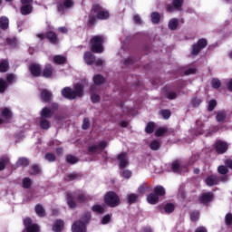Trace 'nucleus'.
<instances>
[{
	"label": "nucleus",
	"mask_w": 232,
	"mask_h": 232,
	"mask_svg": "<svg viewBox=\"0 0 232 232\" xmlns=\"http://www.w3.org/2000/svg\"><path fill=\"white\" fill-rule=\"evenodd\" d=\"M83 88L84 84L82 83H77L74 86V90H72L69 87H65L62 90V95L65 97V99H77V97H82Z\"/></svg>",
	"instance_id": "nucleus-1"
},
{
	"label": "nucleus",
	"mask_w": 232,
	"mask_h": 232,
	"mask_svg": "<svg viewBox=\"0 0 232 232\" xmlns=\"http://www.w3.org/2000/svg\"><path fill=\"white\" fill-rule=\"evenodd\" d=\"M92 218V215L87 212L83 215L82 219L76 223H74L72 227V232H86V224L90 222V218Z\"/></svg>",
	"instance_id": "nucleus-2"
},
{
	"label": "nucleus",
	"mask_w": 232,
	"mask_h": 232,
	"mask_svg": "<svg viewBox=\"0 0 232 232\" xmlns=\"http://www.w3.org/2000/svg\"><path fill=\"white\" fill-rule=\"evenodd\" d=\"M102 43H104V36H102V35L93 36L90 41V44L92 46V52H93L94 53H102V52H104V48L102 47Z\"/></svg>",
	"instance_id": "nucleus-3"
},
{
	"label": "nucleus",
	"mask_w": 232,
	"mask_h": 232,
	"mask_svg": "<svg viewBox=\"0 0 232 232\" xmlns=\"http://www.w3.org/2000/svg\"><path fill=\"white\" fill-rule=\"evenodd\" d=\"M104 202L109 208H117L121 204V198L115 192L110 191L105 195Z\"/></svg>",
	"instance_id": "nucleus-4"
},
{
	"label": "nucleus",
	"mask_w": 232,
	"mask_h": 232,
	"mask_svg": "<svg viewBox=\"0 0 232 232\" xmlns=\"http://www.w3.org/2000/svg\"><path fill=\"white\" fill-rule=\"evenodd\" d=\"M92 12L96 14L97 19L104 20L110 17V13L100 5H94L92 6Z\"/></svg>",
	"instance_id": "nucleus-5"
},
{
	"label": "nucleus",
	"mask_w": 232,
	"mask_h": 232,
	"mask_svg": "<svg viewBox=\"0 0 232 232\" xmlns=\"http://www.w3.org/2000/svg\"><path fill=\"white\" fill-rule=\"evenodd\" d=\"M24 225L26 232H39V225L33 224L32 219L29 218L24 219Z\"/></svg>",
	"instance_id": "nucleus-6"
},
{
	"label": "nucleus",
	"mask_w": 232,
	"mask_h": 232,
	"mask_svg": "<svg viewBox=\"0 0 232 232\" xmlns=\"http://www.w3.org/2000/svg\"><path fill=\"white\" fill-rule=\"evenodd\" d=\"M215 148L218 153L219 154L226 153L227 151V143H226V141L218 140L216 142Z\"/></svg>",
	"instance_id": "nucleus-7"
},
{
	"label": "nucleus",
	"mask_w": 232,
	"mask_h": 232,
	"mask_svg": "<svg viewBox=\"0 0 232 232\" xmlns=\"http://www.w3.org/2000/svg\"><path fill=\"white\" fill-rule=\"evenodd\" d=\"M29 70L31 75H33L34 77H39L41 75V66H39L38 64H31L29 66Z\"/></svg>",
	"instance_id": "nucleus-8"
},
{
	"label": "nucleus",
	"mask_w": 232,
	"mask_h": 232,
	"mask_svg": "<svg viewBox=\"0 0 232 232\" xmlns=\"http://www.w3.org/2000/svg\"><path fill=\"white\" fill-rule=\"evenodd\" d=\"M83 60L86 63V64L92 65L93 63H95V55L90 52H86L83 54Z\"/></svg>",
	"instance_id": "nucleus-9"
},
{
	"label": "nucleus",
	"mask_w": 232,
	"mask_h": 232,
	"mask_svg": "<svg viewBox=\"0 0 232 232\" xmlns=\"http://www.w3.org/2000/svg\"><path fill=\"white\" fill-rule=\"evenodd\" d=\"M118 160L120 161V168L123 169L128 166V158L126 157V153L118 155Z\"/></svg>",
	"instance_id": "nucleus-10"
},
{
	"label": "nucleus",
	"mask_w": 232,
	"mask_h": 232,
	"mask_svg": "<svg viewBox=\"0 0 232 232\" xmlns=\"http://www.w3.org/2000/svg\"><path fill=\"white\" fill-rule=\"evenodd\" d=\"M184 166L182 165V162L176 160L172 163V171L174 173H182V169Z\"/></svg>",
	"instance_id": "nucleus-11"
},
{
	"label": "nucleus",
	"mask_w": 232,
	"mask_h": 232,
	"mask_svg": "<svg viewBox=\"0 0 232 232\" xmlns=\"http://www.w3.org/2000/svg\"><path fill=\"white\" fill-rule=\"evenodd\" d=\"M211 200H213V193L211 192L205 193L200 197V202H202V204H208V202H211Z\"/></svg>",
	"instance_id": "nucleus-12"
},
{
	"label": "nucleus",
	"mask_w": 232,
	"mask_h": 232,
	"mask_svg": "<svg viewBox=\"0 0 232 232\" xmlns=\"http://www.w3.org/2000/svg\"><path fill=\"white\" fill-rule=\"evenodd\" d=\"M71 6H73V1L72 0H64L63 2V5H58L59 12H63L64 8H71Z\"/></svg>",
	"instance_id": "nucleus-13"
},
{
	"label": "nucleus",
	"mask_w": 232,
	"mask_h": 232,
	"mask_svg": "<svg viewBox=\"0 0 232 232\" xmlns=\"http://www.w3.org/2000/svg\"><path fill=\"white\" fill-rule=\"evenodd\" d=\"M33 7L31 5H24L21 9V14L22 15H28L29 14H32Z\"/></svg>",
	"instance_id": "nucleus-14"
},
{
	"label": "nucleus",
	"mask_w": 232,
	"mask_h": 232,
	"mask_svg": "<svg viewBox=\"0 0 232 232\" xmlns=\"http://www.w3.org/2000/svg\"><path fill=\"white\" fill-rule=\"evenodd\" d=\"M9 24H10V20H8V18H6V16H3L0 18V28L2 30H7Z\"/></svg>",
	"instance_id": "nucleus-15"
},
{
	"label": "nucleus",
	"mask_w": 232,
	"mask_h": 232,
	"mask_svg": "<svg viewBox=\"0 0 232 232\" xmlns=\"http://www.w3.org/2000/svg\"><path fill=\"white\" fill-rule=\"evenodd\" d=\"M47 39H49L50 43L52 44H57L59 43V39L57 38V34L53 32H49L47 34Z\"/></svg>",
	"instance_id": "nucleus-16"
},
{
	"label": "nucleus",
	"mask_w": 232,
	"mask_h": 232,
	"mask_svg": "<svg viewBox=\"0 0 232 232\" xmlns=\"http://www.w3.org/2000/svg\"><path fill=\"white\" fill-rule=\"evenodd\" d=\"M53 115V111L49 108H44L41 112L43 119H50Z\"/></svg>",
	"instance_id": "nucleus-17"
},
{
	"label": "nucleus",
	"mask_w": 232,
	"mask_h": 232,
	"mask_svg": "<svg viewBox=\"0 0 232 232\" xmlns=\"http://www.w3.org/2000/svg\"><path fill=\"white\" fill-rule=\"evenodd\" d=\"M154 193L158 197H164L166 195V189L162 186H157L154 188Z\"/></svg>",
	"instance_id": "nucleus-18"
},
{
	"label": "nucleus",
	"mask_w": 232,
	"mask_h": 232,
	"mask_svg": "<svg viewBox=\"0 0 232 232\" xmlns=\"http://www.w3.org/2000/svg\"><path fill=\"white\" fill-rule=\"evenodd\" d=\"M63 227H64V221L57 220L53 227V231L59 232L63 229Z\"/></svg>",
	"instance_id": "nucleus-19"
},
{
	"label": "nucleus",
	"mask_w": 232,
	"mask_h": 232,
	"mask_svg": "<svg viewBox=\"0 0 232 232\" xmlns=\"http://www.w3.org/2000/svg\"><path fill=\"white\" fill-rule=\"evenodd\" d=\"M218 182V179H217V176H208L206 179L207 186H215Z\"/></svg>",
	"instance_id": "nucleus-20"
},
{
	"label": "nucleus",
	"mask_w": 232,
	"mask_h": 232,
	"mask_svg": "<svg viewBox=\"0 0 232 232\" xmlns=\"http://www.w3.org/2000/svg\"><path fill=\"white\" fill-rule=\"evenodd\" d=\"M1 115L2 117H5V119H6V121L12 119V111H10V109L8 108H4L1 110Z\"/></svg>",
	"instance_id": "nucleus-21"
},
{
	"label": "nucleus",
	"mask_w": 232,
	"mask_h": 232,
	"mask_svg": "<svg viewBox=\"0 0 232 232\" xmlns=\"http://www.w3.org/2000/svg\"><path fill=\"white\" fill-rule=\"evenodd\" d=\"M147 200L149 204H157L159 202V197L157 194L151 193L147 197Z\"/></svg>",
	"instance_id": "nucleus-22"
},
{
	"label": "nucleus",
	"mask_w": 232,
	"mask_h": 232,
	"mask_svg": "<svg viewBox=\"0 0 232 232\" xmlns=\"http://www.w3.org/2000/svg\"><path fill=\"white\" fill-rule=\"evenodd\" d=\"M35 213L38 217H46V212L44 211V208L41 205H36Z\"/></svg>",
	"instance_id": "nucleus-23"
},
{
	"label": "nucleus",
	"mask_w": 232,
	"mask_h": 232,
	"mask_svg": "<svg viewBox=\"0 0 232 232\" xmlns=\"http://www.w3.org/2000/svg\"><path fill=\"white\" fill-rule=\"evenodd\" d=\"M226 117H227V115L226 114V111H219L217 113L216 119L218 122H223V121H226Z\"/></svg>",
	"instance_id": "nucleus-24"
},
{
	"label": "nucleus",
	"mask_w": 232,
	"mask_h": 232,
	"mask_svg": "<svg viewBox=\"0 0 232 232\" xmlns=\"http://www.w3.org/2000/svg\"><path fill=\"white\" fill-rule=\"evenodd\" d=\"M179 26V19L177 18H172L169 22V30H177V27Z\"/></svg>",
	"instance_id": "nucleus-25"
},
{
	"label": "nucleus",
	"mask_w": 232,
	"mask_h": 232,
	"mask_svg": "<svg viewBox=\"0 0 232 232\" xmlns=\"http://www.w3.org/2000/svg\"><path fill=\"white\" fill-rule=\"evenodd\" d=\"M43 101L48 102V101L52 98V93L47 90H43L41 93Z\"/></svg>",
	"instance_id": "nucleus-26"
},
{
	"label": "nucleus",
	"mask_w": 232,
	"mask_h": 232,
	"mask_svg": "<svg viewBox=\"0 0 232 232\" xmlns=\"http://www.w3.org/2000/svg\"><path fill=\"white\" fill-rule=\"evenodd\" d=\"M53 73V69L51 67V65H47L43 72L44 77H52Z\"/></svg>",
	"instance_id": "nucleus-27"
},
{
	"label": "nucleus",
	"mask_w": 232,
	"mask_h": 232,
	"mask_svg": "<svg viewBox=\"0 0 232 232\" xmlns=\"http://www.w3.org/2000/svg\"><path fill=\"white\" fill-rule=\"evenodd\" d=\"M129 204H135L139 200V195L137 194H129L127 195Z\"/></svg>",
	"instance_id": "nucleus-28"
},
{
	"label": "nucleus",
	"mask_w": 232,
	"mask_h": 232,
	"mask_svg": "<svg viewBox=\"0 0 232 232\" xmlns=\"http://www.w3.org/2000/svg\"><path fill=\"white\" fill-rule=\"evenodd\" d=\"M53 62L56 64H64V63H66V57L62 56V55H55L53 57Z\"/></svg>",
	"instance_id": "nucleus-29"
},
{
	"label": "nucleus",
	"mask_w": 232,
	"mask_h": 232,
	"mask_svg": "<svg viewBox=\"0 0 232 232\" xmlns=\"http://www.w3.org/2000/svg\"><path fill=\"white\" fill-rule=\"evenodd\" d=\"M93 82L97 86H99L101 84H103L104 83V77H102V75H101V74L95 75L93 77Z\"/></svg>",
	"instance_id": "nucleus-30"
},
{
	"label": "nucleus",
	"mask_w": 232,
	"mask_h": 232,
	"mask_svg": "<svg viewBox=\"0 0 232 232\" xmlns=\"http://www.w3.org/2000/svg\"><path fill=\"white\" fill-rule=\"evenodd\" d=\"M5 72H8V62L4 60L0 62V72L5 73Z\"/></svg>",
	"instance_id": "nucleus-31"
},
{
	"label": "nucleus",
	"mask_w": 232,
	"mask_h": 232,
	"mask_svg": "<svg viewBox=\"0 0 232 232\" xmlns=\"http://www.w3.org/2000/svg\"><path fill=\"white\" fill-rule=\"evenodd\" d=\"M92 209L94 213H98V215H102V213H104V207L101 205H95Z\"/></svg>",
	"instance_id": "nucleus-32"
},
{
	"label": "nucleus",
	"mask_w": 232,
	"mask_h": 232,
	"mask_svg": "<svg viewBox=\"0 0 232 232\" xmlns=\"http://www.w3.org/2000/svg\"><path fill=\"white\" fill-rule=\"evenodd\" d=\"M160 21V14H159V13L157 12H154L151 14V22L154 24H159Z\"/></svg>",
	"instance_id": "nucleus-33"
},
{
	"label": "nucleus",
	"mask_w": 232,
	"mask_h": 232,
	"mask_svg": "<svg viewBox=\"0 0 232 232\" xmlns=\"http://www.w3.org/2000/svg\"><path fill=\"white\" fill-rule=\"evenodd\" d=\"M167 131H168V128L161 127L156 130L155 135L156 137H162V135H166Z\"/></svg>",
	"instance_id": "nucleus-34"
},
{
	"label": "nucleus",
	"mask_w": 232,
	"mask_h": 232,
	"mask_svg": "<svg viewBox=\"0 0 232 232\" xmlns=\"http://www.w3.org/2000/svg\"><path fill=\"white\" fill-rule=\"evenodd\" d=\"M150 150L157 151L160 148V141L159 140H152L150 145Z\"/></svg>",
	"instance_id": "nucleus-35"
},
{
	"label": "nucleus",
	"mask_w": 232,
	"mask_h": 232,
	"mask_svg": "<svg viewBox=\"0 0 232 232\" xmlns=\"http://www.w3.org/2000/svg\"><path fill=\"white\" fill-rule=\"evenodd\" d=\"M8 162H9L8 157H4L0 160V171H3V169H5Z\"/></svg>",
	"instance_id": "nucleus-36"
},
{
	"label": "nucleus",
	"mask_w": 232,
	"mask_h": 232,
	"mask_svg": "<svg viewBox=\"0 0 232 232\" xmlns=\"http://www.w3.org/2000/svg\"><path fill=\"white\" fill-rule=\"evenodd\" d=\"M165 213H173L175 211V205L168 203L164 208Z\"/></svg>",
	"instance_id": "nucleus-37"
},
{
	"label": "nucleus",
	"mask_w": 232,
	"mask_h": 232,
	"mask_svg": "<svg viewBox=\"0 0 232 232\" xmlns=\"http://www.w3.org/2000/svg\"><path fill=\"white\" fill-rule=\"evenodd\" d=\"M81 175L78 173H71L68 174L65 178L66 180H77V179H80Z\"/></svg>",
	"instance_id": "nucleus-38"
},
{
	"label": "nucleus",
	"mask_w": 232,
	"mask_h": 232,
	"mask_svg": "<svg viewBox=\"0 0 232 232\" xmlns=\"http://www.w3.org/2000/svg\"><path fill=\"white\" fill-rule=\"evenodd\" d=\"M211 85H212V88H215L217 90L220 88V86H222V82H220V80L214 78L211 81Z\"/></svg>",
	"instance_id": "nucleus-39"
},
{
	"label": "nucleus",
	"mask_w": 232,
	"mask_h": 232,
	"mask_svg": "<svg viewBox=\"0 0 232 232\" xmlns=\"http://www.w3.org/2000/svg\"><path fill=\"white\" fill-rule=\"evenodd\" d=\"M154 130H155V123L154 122H149L147 124V127L145 128L146 133H153Z\"/></svg>",
	"instance_id": "nucleus-40"
},
{
	"label": "nucleus",
	"mask_w": 232,
	"mask_h": 232,
	"mask_svg": "<svg viewBox=\"0 0 232 232\" xmlns=\"http://www.w3.org/2000/svg\"><path fill=\"white\" fill-rule=\"evenodd\" d=\"M28 164H30V162L28 161V159L26 158H20L17 160V166H28Z\"/></svg>",
	"instance_id": "nucleus-41"
},
{
	"label": "nucleus",
	"mask_w": 232,
	"mask_h": 232,
	"mask_svg": "<svg viewBox=\"0 0 232 232\" xmlns=\"http://www.w3.org/2000/svg\"><path fill=\"white\" fill-rule=\"evenodd\" d=\"M40 126L43 130H48L50 128V121L48 120L42 119L40 121Z\"/></svg>",
	"instance_id": "nucleus-42"
},
{
	"label": "nucleus",
	"mask_w": 232,
	"mask_h": 232,
	"mask_svg": "<svg viewBox=\"0 0 232 232\" xmlns=\"http://www.w3.org/2000/svg\"><path fill=\"white\" fill-rule=\"evenodd\" d=\"M8 83L4 79L0 78V93H3L6 90Z\"/></svg>",
	"instance_id": "nucleus-43"
},
{
	"label": "nucleus",
	"mask_w": 232,
	"mask_h": 232,
	"mask_svg": "<svg viewBox=\"0 0 232 232\" xmlns=\"http://www.w3.org/2000/svg\"><path fill=\"white\" fill-rule=\"evenodd\" d=\"M32 186V179L29 178H24L23 180V187L28 189Z\"/></svg>",
	"instance_id": "nucleus-44"
},
{
	"label": "nucleus",
	"mask_w": 232,
	"mask_h": 232,
	"mask_svg": "<svg viewBox=\"0 0 232 232\" xmlns=\"http://www.w3.org/2000/svg\"><path fill=\"white\" fill-rule=\"evenodd\" d=\"M182 3H184V0H173V6L176 10H181Z\"/></svg>",
	"instance_id": "nucleus-45"
},
{
	"label": "nucleus",
	"mask_w": 232,
	"mask_h": 232,
	"mask_svg": "<svg viewBox=\"0 0 232 232\" xmlns=\"http://www.w3.org/2000/svg\"><path fill=\"white\" fill-rule=\"evenodd\" d=\"M66 160L67 162H69V164H75L79 161V160L75 156L72 155L67 156Z\"/></svg>",
	"instance_id": "nucleus-46"
},
{
	"label": "nucleus",
	"mask_w": 232,
	"mask_h": 232,
	"mask_svg": "<svg viewBox=\"0 0 232 232\" xmlns=\"http://www.w3.org/2000/svg\"><path fill=\"white\" fill-rule=\"evenodd\" d=\"M41 172V169H39V166L34 165L30 170L31 175H38V173Z\"/></svg>",
	"instance_id": "nucleus-47"
},
{
	"label": "nucleus",
	"mask_w": 232,
	"mask_h": 232,
	"mask_svg": "<svg viewBox=\"0 0 232 232\" xmlns=\"http://www.w3.org/2000/svg\"><path fill=\"white\" fill-rule=\"evenodd\" d=\"M201 50L202 49L198 45V44H194L192 49V55H198Z\"/></svg>",
	"instance_id": "nucleus-48"
},
{
	"label": "nucleus",
	"mask_w": 232,
	"mask_h": 232,
	"mask_svg": "<svg viewBox=\"0 0 232 232\" xmlns=\"http://www.w3.org/2000/svg\"><path fill=\"white\" fill-rule=\"evenodd\" d=\"M199 217H200V214L198 213V211L192 212V213L190 214V219H191L193 222H197V220L198 219Z\"/></svg>",
	"instance_id": "nucleus-49"
},
{
	"label": "nucleus",
	"mask_w": 232,
	"mask_h": 232,
	"mask_svg": "<svg viewBox=\"0 0 232 232\" xmlns=\"http://www.w3.org/2000/svg\"><path fill=\"white\" fill-rule=\"evenodd\" d=\"M201 49L202 48H206V46H208V41L206 39H200L198 40V44H197Z\"/></svg>",
	"instance_id": "nucleus-50"
},
{
	"label": "nucleus",
	"mask_w": 232,
	"mask_h": 232,
	"mask_svg": "<svg viewBox=\"0 0 232 232\" xmlns=\"http://www.w3.org/2000/svg\"><path fill=\"white\" fill-rule=\"evenodd\" d=\"M215 106H217V101L211 100L208 102V111H213L215 110Z\"/></svg>",
	"instance_id": "nucleus-51"
},
{
	"label": "nucleus",
	"mask_w": 232,
	"mask_h": 232,
	"mask_svg": "<svg viewBox=\"0 0 232 232\" xmlns=\"http://www.w3.org/2000/svg\"><path fill=\"white\" fill-rule=\"evenodd\" d=\"M91 101L92 102H99V101H101V96H99V94L92 92L91 95Z\"/></svg>",
	"instance_id": "nucleus-52"
},
{
	"label": "nucleus",
	"mask_w": 232,
	"mask_h": 232,
	"mask_svg": "<svg viewBox=\"0 0 232 232\" xmlns=\"http://www.w3.org/2000/svg\"><path fill=\"white\" fill-rule=\"evenodd\" d=\"M160 114L162 115L163 119H169V117H171V111L168 110L161 111Z\"/></svg>",
	"instance_id": "nucleus-53"
},
{
	"label": "nucleus",
	"mask_w": 232,
	"mask_h": 232,
	"mask_svg": "<svg viewBox=\"0 0 232 232\" xmlns=\"http://www.w3.org/2000/svg\"><path fill=\"white\" fill-rule=\"evenodd\" d=\"M89 151L91 153H97V151H101V149H99V145H92L89 147Z\"/></svg>",
	"instance_id": "nucleus-54"
},
{
	"label": "nucleus",
	"mask_w": 232,
	"mask_h": 232,
	"mask_svg": "<svg viewBox=\"0 0 232 232\" xmlns=\"http://www.w3.org/2000/svg\"><path fill=\"white\" fill-rule=\"evenodd\" d=\"M218 173H220L221 175H226V173H227V167L226 166H219L218 168Z\"/></svg>",
	"instance_id": "nucleus-55"
},
{
	"label": "nucleus",
	"mask_w": 232,
	"mask_h": 232,
	"mask_svg": "<svg viewBox=\"0 0 232 232\" xmlns=\"http://www.w3.org/2000/svg\"><path fill=\"white\" fill-rule=\"evenodd\" d=\"M45 159L46 160H48L49 162H54L55 160V155L52 154V153H47L45 155Z\"/></svg>",
	"instance_id": "nucleus-56"
},
{
	"label": "nucleus",
	"mask_w": 232,
	"mask_h": 232,
	"mask_svg": "<svg viewBox=\"0 0 232 232\" xmlns=\"http://www.w3.org/2000/svg\"><path fill=\"white\" fill-rule=\"evenodd\" d=\"M167 99L172 101L173 99H177V92H167Z\"/></svg>",
	"instance_id": "nucleus-57"
},
{
	"label": "nucleus",
	"mask_w": 232,
	"mask_h": 232,
	"mask_svg": "<svg viewBox=\"0 0 232 232\" xmlns=\"http://www.w3.org/2000/svg\"><path fill=\"white\" fill-rule=\"evenodd\" d=\"M90 128V120L88 118L83 119L82 129L88 130Z\"/></svg>",
	"instance_id": "nucleus-58"
},
{
	"label": "nucleus",
	"mask_w": 232,
	"mask_h": 232,
	"mask_svg": "<svg viewBox=\"0 0 232 232\" xmlns=\"http://www.w3.org/2000/svg\"><path fill=\"white\" fill-rule=\"evenodd\" d=\"M6 43H7V44H9L10 46H15V44H17V39H15V38H12V39L8 38V39L6 40Z\"/></svg>",
	"instance_id": "nucleus-59"
},
{
	"label": "nucleus",
	"mask_w": 232,
	"mask_h": 232,
	"mask_svg": "<svg viewBox=\"0 0 232 232\" xmlns=\"http://www.w3.org/2000/svg\"><path fill=\"white\" fill-rule=\"evenodd\" d=\"M106 146H108V143L104 140L100 141L98 144V148H99L100 151H102V150H104V148H106Z\"/></svg>",
	"instance_id": "nucleus-60"
},
{
	"label": "nucleus",
	"mask_w": 232,
	"mask_h": 232,
	"mask_svg": "<svg viewBox=\"0 0 232 232\" xmlns=\"http://www.w3.org/2000/svg\"><path fill=\"white\" fill-rule=\"evenodd\" d=\"M231 223H232V214H227L226 216L227 226H231Z\"/></svg>",
	"instance_id": "nucleus-61"
},
{
	"label": "nucleus",
	"mask_w": 232,
	"mask_h": 232,
	"mask_svg": "<svg viewBox=\"0 0 232 232\" xmlns=\"http://www.w3.org/2000/svg\"><path fill=\"white\" fill-rule=\"evenodd\" d=\"M121 177H123V179H130L131 177V171L130 170H124L121 173Z\"/></svg>",
	"instance_id": "nucleus-62"
},
{
	"label": "nucleus",
	"mask_w": 232,
	"mask_h": 232,
	"mask_svg": "<svg viewBox=\"0 0 232 232\" xmlns=\"http://www.w3.org/2000/svg\"><path fill=\"white\" fill-rule=\"evenodd\" d=\"M193 73H197L196 68H190L185 72V75H193Z\"/></svg>",
	"instance_id": "nucleus-63"
},
{
	"label": "nucleus",
	"mask_w": 232,
	"mask_h": 232,
	"mask_svg": "<svg viewBox=\"0 0 232 232\" xmlns=\"http://www.w3.org/2000/svg\"><path fill=\"white\" fill-rule=\"evenodd\" d=\"M111 218V217H110V215L104 216L102 220V224H108V222H110Z\"/></svg>",
	"instance_id": "nucleus-64"
}]
</instances>
